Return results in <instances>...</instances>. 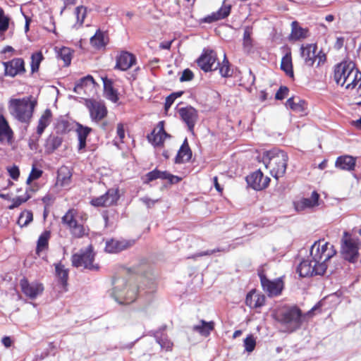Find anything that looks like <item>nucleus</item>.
<instances>
[{
	"mask_svg": "<svg viewBox=\"0 0 361 361\" xmlns=\"http://www.w3.org/2000/svg\"><path fill=\"white\" fill-rule=\"evenodd\" d=\"M36 104V101L32 100L31 97L11 99L8 102V111L17 121L29 124Z\"/></svg>",
	"mask_w": 361,
	"mask_h": 361,
	"instance_id": "nucleus-1",
	"label": "nucleus"
},
{
	"mask_svg": "<svg viewBox=\"0 0 361 361\" xmlns=\"http://www.w3.org/2000/svg\"><path fill=\"white\" fill-rule=\"evenodd\" d=\"M265 167L270 171L271 175L276 179L283 176L286 172L288 155L286 152L278 149H274L264 153L262 157Z\"/></svg>",
	"mask_w": 361,
	"mask_h": 361,
	"instance_id": "nucleus-2",
	"label": "nucleus"
},
{
	"mask_svg": "<svg viewBox=\"0 0 361 361\" xmlns=\"http://www.w3.org/2000/svg\"><path fill=\"white\" fill-rule=\"evenodd\" d=\"M340 243V255L341 257L350 263L357 262L360 256V240L348 231H344Z\"/></svg>",
	"mask_w": 361,
	"mask_h": 361,
	"instance_id": "nucleus-3",
	"label": "nucleus"
},
{
	"mask_svg": "<svg viewBox=\"0 0 361 361\" xmlns=\"http://www.w3.org/2000/svg\"><path fill=\"white\" fill-rule=\"evenodd\" d=\"M112 296L119 304H130L137 297V288L135 285L127 287L126 280L123 278H114L113 281Z\"/></svg>",
	"mask_w": 361,
	"mask_h": 361,
	"instance_id": "nucleus-4",
	"label": "nucleus"
},
{
	"mask_svg": "<svg viewBox=\"0 0 361 361\" xmlns=\"http://www.w3.org/2000/svg\"><path fill=\"white\" fill-rule=\"evenodd\" d=\"M276 320L283 324L286 331L293 332L299 329L302 324V313L296 307H289L278 312Z\"/></svg>",
	"mask_w": 361,
	"mask_h": 361,
	"instance_id": "nucleus-5",
	"label": "nucleus"
},
{
	"mask_svg": "<svg viewBox=\"0 0 361 361\" xmlns=\"http://www.w3.org/2000/svg\"><path fill=\"white\" fill-rule=\"evenodd\" d=\"M336 254L334 246L324 239L315 241L310 249V255L315 261V264H326V262Z\"/></svg>",
	"mask_w": 361,
	"mask_h": 361,
	"instance_id": "nucleus-6",
	"label": "nucleus"
},
{
	"mask_svg": "<svg viewBox=\"0 0 361 361\" xmlns=\"http://www.w3.org/2000/svg\"><path fill=\"white\" fill-rule=\"evenodd\" d=\"M83 216L75 209H69L62 217V223L67 226L71 233L76 238H80L86 233L83 226Z\"/></svg>",
	"mask_w": 361,
	"mask_h": 361,
	"instance_id": "nucleus-7",
	"label": "nucleus"
},
{
	"mask_svg": "<svg viewBox=\"0 0 361 361\" xmlns=\"http://www.w3.org/2000/svg\"><path fill=\"white\" fill-rule=\"evenodd\" d=\"M94 255L92 247L90 245L85 250L74 254L71 258L72 265L76 268L82 267L91 271H97L99 266L94 264Z\"/></svg>",
	"mask_w": 361,
	"mask_h": 361,
	"instance_id": "nucleus-8",
	"label": "nucleus"
},
{
	"mask_svg": "<svg viewBox=\"0 0 361 361\" xmlns=\"http://www.w3.org/2000/svg\"><path fill=\"white\" fill-rule=\"evenodd\" d=\"M317 47L316 44H309L306 46H302L300 48L301 56L304 59L305 65L312 66L317 61V66L323 63L326 61V55L319 51L317 53Z\"/></svg>",
	"mask_w": 361,
	"mask_h": 361,
	"instance_id": "nucleus-9",
	"label": "nucleus"
},
{
	"mask_svg": "<svg viewBox=\"0 0 361 361\" xmlns=\"http://www.w3.org/2000/svg\"><path fill=\"white\" fill-rule=\"evenodd\" d=\"M327 269V264H315L313 259L303 260L298 267L297 271L301 277L312 276L314 275H323Z\"/></svg>",
	"mask_w": 361,
	"mask_h": 361,
	"instance_id": "nucleus-10",
	"label": "nucleus"
},
{
	"mask_svg": "<svg viewBox=\"0 0 361 361\" xmlns=\"http://www.w3.org/2000/svg\"><path fill=\"white\" fill-rule=\"evenodd\" d=\"M197 63L205 72L215 71L219 66L216 54L211 49H204L202 54L197 59Z\"/></svg>",
	"mask_w": 361,
	"mask_h": 361,
	"instance_id": "nucleus-11",
	"label": "nucleus"
},
{
	"mask_svg": "<svg viewBox=\"0 0 361 361\" xmlns=\"http://www.w3.org/2000/svg\"><path fill=\"white\" fill-rule=\"evenodd\" d=\"M118 190L110 188L105 194L92 198L90 204L94 207H110L116 204L119 199Z\"/></svg>",
	"mask_w": 361,
	"mask_h": 361,
	"instance_id": "nucleus-12",
	"label": "nucleus"
},
{
	"mask_svg": "<svg viewBox=\"0 0 361 361\" xmlns=\"http://www.w3.org/2000/svg\"><path fill=\"white\" fill-rule=\"evenodd\" d=\"M98 85L94 81L93 77L87 75L80 78L75 84L73 91L78 94H84L91 95L95 94Z\"/></svg>",
	"mask_w": 361,
	"mask_h": 361,
	"instance_id": "nucleus-13",
	"label": "nucleus"
},
{
	"mask_svg": "<svg viewBox=\"0 0 361 361\" xmlns=\"http://www.w3.org/2000/svg\"><path fill=\"white\" fill-rule=\"evenodd\" d=\"M4 75L14 78L26 72L25 61L22 58H14L8 61L2 62Z\"/></svg>",
	"mask_w": 361,
	"mask_h": 361,
	"instance_id": "nucleus-14",
	"label": "nucleus"
},
{
	"mask_svg": "<svg viewBox=\"0 0 361 361\" xmlns=\"http://www.w3.org/2000/svg\"><path fill=\"white\" fill-rule=\"evenodd\" d=\"M260 281L264 291L269 297L279 295L283 289V282L280 278L271 281L264 276H260Z\"/></svg>",
	"mask_w": 361,
	"mask_h": 361,
	"instance_id": "nucleus-15",
	"label": "nucleus"
},
{
	"mask_svg": "<svg viewBox=\"0 0 361 361\" xmlns=\"http://www.w3.org/2000/svg\"><path fill=\"white\" fill-rule=\"evenodd\" d=\"M86 106L89 109L92 121L98 122L102 120L107 114L106 108L101 102L89 99L86 101Z\"/></svg>",
	"mask_w": 361,
	"mask_h": 361,
	"instance_id": "nucleus-16",
	"label": "nucleus"
},
{
	"mask_svg": "<svg viewBox=\"0 0 361 361\" xmlns=\"http://www.w3.org/2000/svg\"><path fill=\"white\" fill-rule=\"evenodd\" d=\"M247 184L255 190H261L267 188L270 178L264 176L260 170L256 171L246 178Z\"/></svg>",
	"mask_w": 361,
	"mask_h": 361,
	"instance_id": "nucleus-17",
	"label": "nucleus"
},
{
	"mask_svg": "<svg viewBox=\"0 0 361 361\" xmlns=\"http://www.w3.org/2000/svg\"><path fill=\"white\" fill-rule=\"evenodd\" d=\"M20 286L22 292L30 299L36 298L39 295H41L44 290V287L42 283H31L23 278L20 281Z\"/></svg>",
	"mask_w": 361,
	"mask_h": 361,
	"instance_id": "nucleus-18",
	"label": "nucleus"
},
{
	"mask_svg": "<svg viewBox=\"0 0 361 361\" xmlns=\"http://www.w3.org/2000/svg\"><path fill=\"white\" fill-rule=\"evenodd\" d=\"M178 113L182 120L186 123L190 131H192L198 119L197 111L191 106L179 109Z\"/></svg>",
	"mask_w": 361,
	"mask_h": 361,
	"instance_id": "nucleus-19",
	"label": "nucleus"
},
{
	"mask_svg": "<svg viewBox=\"0 0 361 361\" xmlns=\"http://www.w3.org/2000/svg\"><path fill=\"white\" fill-rule=\"evenodd\" d=\"M348 74L347 79H343L342 87H345L346 90L360 88L361 87V72L355 67V64Z\"/></svg>",
	"mask_w": 361,
	"mask_h": 361,
	"instance_id": "nucleus-20",
	"label": "nucleus"
},
{
	"mask_svg": "<svg viewBox=\"0 0 361 361\" xmlns=\"http://www.w3.org/2000/svg\"><path fill=\"white\" fill-rule=\"evenodd\" d=\"M319 195L316 192H312L310 197L302 198L294 202L295 209L298 212H302L307 209H312L317 206Z\"/></svg>",
	"mask_w": 361,
	"mask_h": 361,
	"instance_id": "nucleus-21",
	"label": "nucleus"
},
{
	"mask_svg": "<svg viewBox=\"0 0 361 361\" xmlns=\"http://www.w3.org/2000/svg\"><path fill=\"white\" fill-rule=\"evenodd\" d=\"M133 241L126 240L111 239L106 243L105 251L109 253H116L130 247Z\"/></svg>",
	"mask_w": 361,
	"mask_h": 361,
	"instance_id": "nucleus-22",
	"label": "nucleus"
},
{
	"mask_svg": "<svg viewBox=\"0 0 361 361\" xmlns=\"http://www.w3.org/2000/svg\"><path fill=\"white\" fill-rule=\"evenodd\" d=\"M169 135L165 132L164 128V122L160 121L157 128L154 129L150 135L147 136L149 141L154 146H160Z\"/></svg>",
	"mask_w": 361,
	"mask_h": 361,
	"instance_id": "nucleus-23",
	"label": "nucleus"
},
{
	"mask_svg": "<svg viewBox=\"0 0 361 361\" xmlns=\"http://www.w3.org/2000/svg\"><path fill=\"white\" fill-rule=\"evenodd\" d=\"M353 64L352 62H343L336 66L334 78L338 85H343V79H347L348 73L352 68Z\"/></svg>",
	"mask_w": 361,
	"mask_h": 361,
	"instance_id": "nucleus-24",
	"label": "nucleus"
},
{
	"mask_svg": "<svg viewBox=\"0 0 361 361\" xmlns=\"http://www.w3.org/2000/svg\"><path fill=\"white\" fill-rule=\"evenodd\" d=\"M135 62V57L130 53L123 51L116 59V68L121 71H127Z\"/></svg>",
	"mask_w": 361,
	"mask_h": 361,
	"instance_id": "nucleus-25",
	"label": "nucleus"
},
{
	"mask_svg": "<svg viewBox=\"0 0 361 361\" xmlns=\"http://www.w3.org/2000/svg\"><path fill=\"white\" fill-rule=\"evenodd\" d=\"M226 0H224L223 6L216 12L212 13L211 15L206 16L204 18V22L211 23L219 20H222L228 17L231 13V6L224 5Z\"/></svg>",
	"mask_w": 361,
	"mask_h": 361,
	"instance_id": "nucleus-26",
	"label": "nucleus"
},
{
	"mask_svg": "<svg viewBox=\"0 0 361 361\" xmlns=\"http://www.w3.org/2000/svg\"><path fill=\"white\" fill-rule=\"evenodd\" d=\"M356 160L352 156L344 155L337 158L335 166L344 171H353L355 167Z\"/></svg>",
	"mask_w": 361,
	"mask_h": 361,
	"instance_id": "nucleus-27",
	"label": "nucleus"
},
{
	"mask_svg": "<svg viewBox=\"0 0 361 361\" xmlns=\"http://www.w3.org/2000/svg\"><path fill=\"white\" fill-rule=\"evenodd\" d=\"M265 297L264 295L257 293L255 290L250 291L246 296L245 303L251 308L261 307L264 305Z\"/></svg>",
	"mask_w": 361,
	"mask_h": 361,
	"instance_id": "nucleus-28",
	"label": "nucleus"
},
{
	"mask_svg": "<svg viewBox=\"0 0 361 361\" xmlns=\"http://www.w3.org/2000/svg\"><path fill=\"white\" fill-rule=\"evenodd\" d=\"M63 142V138L59 135L51 134L45 141L44 150L48 154H52L58 149Z\"/></svg>",
	"mask_w": 361,
	"mask_h": 361,
	"instance_id": "nucleus-29",
	"label": "nucleus"
},
{
	"mask_svg": "<svg viewBox=\"0 0 361 361\" xmlns=\"http://www.w3.org/2000/svg\"><path fill=\"white\" fill-rule=\"evenodd\" d=\"M78 138V150L83 149L86 146V139L90 133L92 131V128L84 126L82 124L78 123L76 124L75 130Z\"/></svg>",
	"mask_w": 361,
	"mask_h": 361,
	"instance_id": "nucleus-30",
	"label": "nucleus"
},
{
	"mask_svg": "<svg viewBox=\"0 0 361 361\" xmlns=\"http://www.w3.org/2000/svg\"><path fill=\"white\" fill-rule=\"evenodd\" d=\"M291 28L290 39L300 40L309 37L308 29L300 27L297 21L292 22Z\"/></svg>",
	"mask_w": 361,
	"mask_h": 361,
	"instance_id": "nucleus-31",
	"label": "nucleus"
},
{
	"mask_svg": "<svg viewBox=\"0 0 361 361\" xmlns=\"http://www.w3.org/2000/svg\"><path fill=\"white\" fill-rule=\"evenodd\" d=\"M72 173L67 166H62L58 171L56 184L61 187L70 185Z\"/></svg>",
	"mask_w": 361,
	"mask_h": 361,
	"instance_id": "nucleus-32",
	"label": "nucleus"
},
{
	"mask_svg": "<svg viewBox=\"0 0 361 361\" xmlns=\"http://www.w3.org/2000/svg\"><path fill=\"white\" fill-rule=\"evenodd\" d=\"M13 134L7 121L3 116H0V142H10L13 138Z\"/></svg>",
	"mask_w": 361,
	"mask_h": 361,
	"instance_id": "nucleus-33",
	"label": "nucleus"
},
{
	"mask_svg": "<svg viewBox=\"0 0 361 361\" xmlns=\"http://www.w3.org/2000/svg\"><path fill=\"white\" fill-rule=\"evenodd\" d=\"M192 157V152L188 146L187 140L185 139L183 144L178 152L175 159L176 164H181L188 161Z\"/></svg>",
	"mask_w": 361,
	"mask_h": 361,
	"instance_id": "nucleus-34",
	"label": "nucleus"
},
{
	"mask_svg": "<svg viewBox=\"0 0 361 361\" xmlns=\"http://www.w3.org/2000/svg\"><path fill=\"white\" fill-rule=\"evenodd\" d=\"M55 271L59 282L61 284L64 290H66L69 272L68 269H66L61 263H58L55 264Z\"/></svg>",
	"mask_w": 361,
	"mask_h": 361,
	"instance_id": "nucleus-35",
	"label": "nucleus"
},
{
	"mask_svg": "<svg viewBox=\"0 0 361 361\" xmlns=\"http://www.w3.org/2000/svg\"><path fill=\"white\" fill-rule=\"evenodd\" d=\"M52 114L50 109H47L40 116L37 127V133L39 137L44 133L45 128L50 124Z\"/></svg>",
	"mask_w": 361,
	"mask_h": 361,
	"instance_id": "nucleus-36",
	"label": "nucleus"
},
{
	"mask_svg": "<svg viewBox=\"0 0 361 361\" xmlns=\"http://www.w3.org/2000/svg\"><path fill=\"white\" fill-rule=\"evenodd\" d=\"M102 80L105 97L114 103L116 102L118 97L116 90L113 87L112 81L106 78H102Z\"/></svg>",
	"mask_w": 361,
	"mask_h": 361,
	"instance_id": "nucleus-37",
	"label": "nucleus"
},
{
	"mask_svg": "<svg viewBox=\"0 0 361 361\" xmlns=\"http://www.w3.org/2000/svg\"><path fill=\"white\" fill-rule=\"evenodd\" d=\"M286 106L295 112H303L306 103L298 97H292L286 101Z\"/></svg>",
	"mask_w": 361,
	"mask_h": 361,
	"instance_id": "nucleus-38",
	"label": "nucleus"
},
{
	"mask_svg": "<svg viewBox=\"0 0 361 361\" xmlns=\"http://www.w3.org/2000/svg\"><path fill=\"white\" fill-rule=\"evenodd\" d=\"M214 322H207L204 320H201L199 324L195 325L192 327V330L194 331L198 332L203 336H208L210 334V332L214 329Z\"/></svg>",
	"mask_w": 361,
	"mask_h": 361,
	"instance_id": "nucleus-39",
	"label": "nucleus"
},
{
	"mask_svg": "<svg viewBox=\"0 0 361 361\" xmlns=\"http://www.w3.org/2000/svg\"><path fill=\"white\" fill-rule=\"evenodd\" d=\"M51 233L49 231H45L39 237L37 244L36 252L39 253L44 250L48 249L49 240L50 238Z\"/></svg>",
	"mask_w": 361,
	"mask_h": 361,
	"instance_id": "nucleus-40",
	"label": "nucleus"
},
{
	"mask_svg": "<svg viewBox=\"0 0 361 361\" xmlns=\"http://www.w3.org/2000/svg\"><path fill=\"white\" fill-rule=\"evenodd\" d=\"M11 22V18L6 15L4 9L0 7V36H3L8 30Z\"/></svg>",
	"mask_w": 361,
	"mask_h": 361,
	"instance_id": "nucleus-41",
	"label": "nucleus"
},
{
	"mask_svg": "<svg viewBox=\"0 0 361 361\" xmlns=\"http://www.w3.org/2000/svg\"><path fill=\"white\" fill-rule=\"evenodd\" d=\"M91 44L96 49H101L106 45L104 36L100 30L97 31L95 35L90 38Z\"/></svg>",
	"mask_w": 361,
	"mask_h": 361,
	"instance_id": "nucleus-42",
	"label": "nucleus"
},
{
	"mask_svg": "<svg viewBox=\"0 0 361 361\" xmlns=\"http://www.w3.org/2000/svg\"><path fill=\"white\" fill-rule=\"evenodd\" d=\"M44 59L43 54L41 51L35 52L31 55V72L32 73L38 71L39 65Z\"/></svg>",
	"mask_w": 361,
	"mask_h": 361,
	"instance_id": "nucleus-43",
	"label": "nucleus"
},
{
	"mask_svg": "<svg viewBox=\"0 0 361 361\" xmlns=\"http://www.w3.org/2000/svg\"><path fill=\"white\" fill-rule=\"evenodd\" d=\"M58 58L61 59L64 63V66H68L72 59V53L71 49L68 47H62L58 51Z\"/></svg>",
	"mask_w": 361,
	"mask_h": 361,
	"instance_id": "nucleus-44",
	"label": "nucleus"
},
{
	"mask_svg": "<svg viewBox=\"0 0 361 361\" xmlns=\"http://www.w3.org/2000/svg\"><path fill=\"white\" fill-rule=\"evenodd\" d=\"M32 220V212L30 210H25L20 213L17 223L20 227H24L27 226Z\"/></svg>",
	"mask_w": 361,
	"mask_h": 361,
	"instance_id": "nucleus-45",
	"label": "nucleus"
},
{
	"mask_svg": "<svg viewBox=\"0 0 361 361\" xmlns=\"http://www.w3.org/2000/svg\"><path fill=\"white\" fill-rule=\"evenodd\" d=\"M281 68L286 72V73L293 77V66L290 55L286 54L282 58L281 63Z\"/></svg>",
	"mask_w": 361,
	"mask_h": 361,
	"instance_id": "nucleus-46",
	"label": "nucleus"
},
{
	"mask_svg": "<svg viewBox=\"0 0 361 361\" xmlns=\"http://www.w3.org/2000/svg\"><path fill=\"white\" fill-rule=\"evenodd\" d=\"M219 69V73L223 77H228L231 75V70L229 67V62L226 58V55L224 54V59L222 63L218 67Z\"/></svg>",
	"mask_w": 361,
	"mask_h": 361,
	"instance_id": "nucleus-47",
	"label": "nucleus"
},
{
	"mask_svg": "<svg viewBox=\"0 0 361 361\" xmlns=\"http://www.w3.org/2000/svg\"><path fill=\"white\" fill-rule=\"evenodd\" d=\"M256 341L252 335L247 336L244 340V346L246 351L252 352L255 348Z\"/></svg>",
	"mask_w": 361,
	"mask_h": 361,
	"instance_id": "nucleus-48",
	"label": "nucleus"
},
{
	"mask_svg": "<svg viewBox=\"0 0 361 361\" xmlns=\"http://www.w3.org/2000/svg\"><path fill=\"white\" fill-rule=\"evenodd\" d=\"M75 14L77 18V23L80 26L86 16V8L84 6H78L75 10Z\"/></svg>",
	"mask_w": 361,
	"mask_h": 361,
	"instance_id": "nucleus-49",
	"label": "nucleus"
},
{
	"mask_svg": "<svg viewBox=\"0 0 361 361\" xmlns=\"http://www.w3.org/2000/svg\"><path fill=\"white\" fill-rule=\"evenodd\" d=\"M30 198V196L29 195H25V196H19L14 199H13V203L12 204L8 206L9 209H13L20 205H21L23 203L27 202Z\"/></svg>",
	"mask_w": 361,
	"mask_h": 361,
	"instance_id": "nucleus-50",
	"label": "nucleus"
},
{
	"mask_svg": "<svg viewBox=\"0 0 361 361\" xmlns=\"http://www.w3.org/2000/svg\"><path fill=\"white\" fill-rule=\"evenodd\" d=\"M243 46L247 51H250L252 47L251 32L248 27H246L243 33Z\"/></svg>",
	"mask_w": 361,
	"mask_h": 361,
	"instance_id": "nucleus-51",
	"label": "nucleus"
},
{
	"mask_svg": "<svg viewBox=\"0 0 361 361\" xmlns=\"http://www.w3.org/2000/svg\"><path fill=\"white\" fill-rule=\"evenodd\" d=\"M44 27L49 32H55L56 26L53 16L49 15L47 16V18L44 20Z\"/></svg>",
	"mask_w": 361,
	"mask_h": 361,
	"instance_id": "nucleus-52",
	"label": "nucleus"
},
{
	"mask_svg": "<svg viewBox=\"0 0 361 361\" xmlns=\"http://www.w3.org/2000/svg\"><path fill=\"white\" fill-rule=\"evenodd\" d=\"M183 94V92H173L166 98L164 104L165 109L167 111L173 104L175 99Z\"/></svg>",
	"mask_w": 361,
	"mask_h": 361,
	"instance_id": "nucleus-53",
	"label": "nucleus"
},
{
	"mask_svg": "<svg viewBox=\"0 0 361 361\" xmlns=\"http://www.w3.org/2000/svg\"><path fill=\"white\" fill-rule=\"evenodd\" d=\"M42 174V170L37 169L35 166H33L26 180L27 184L29 185L32 180L38 179L39 177H41Z\"/></svg>",
	"mask_w": 361,
	"mask_h": 361,
	"instance_id": "nucleus-54",
	"label": "nucleus"
},
{
	"mask_svg": "<svg viewBox=\"0 0 361 361\" xmlns=\"http://www.w3.org/2000/svg\"><path fill=\"white\" fill-rule=\"evenodd\" d=\"M159 174V171L157 170V169L147 173L145 176V180H144V182L145 183H148L154 180L159 178V176H158Z\"/></svg>",
	"mask_w": 361,
	"mask_h": 361,
	"instance_id": "nucleus-55",
	"label": "nucleus"
},
{
	"mask_svg": "<svg viewBox=\"0 0 361 361\" xmlns=\"http://www.w3.org/2000/svg\"><path fill=\"white\" fill-rule=\"evenodd\" d=\"M157 341L161 348L166 349V350H170L171 349L173 343L167 338H157Z\"/></svg>",
	"mask_w": 361,
	"mask_h": 361,
	"instance_id": "nucleus-56",
	"label": "nucleus"
},
{
	"mask_svg": "<svg viewBox=\"0 0 361 361\" xmlns=\"http://www.w3.org/2000/svg\"><path fill=\"white\" fill-rule=\"evenodd\" d=\"M288 92V87L282 86L279 89V90L276 93L275 98L278 100H281L287 96Z\"/></svg>",
	"mask_w": 361,
	"mask_h": 361,
	"instance_id": "nucleus-57",
	"label": "nucleus"
},
{
	"mask_svg": "<svg viewBox=\"0 0 361 361\" xmlns=\"http://www.w3.org/2000/svg\"><path fill=\"white\" fill-rule=\"evenodd\" d=\"M227 251L226 249H224V248H217V249H214V250H208L205 252H199L197 254H196L193 258H195L196 257H202V256H206V255H211L214 253H216V252H226Z\"/></svg>",
	"mask_w": 361,
	"mask_h": 361,
	"instance_id": "nucleus-58",
	"label": "nucleus"
},
{
	"mask_svg": "<svg viewBox=\"0 0 361 361\" xmlns=\"http://www.w3.org/2000/svg\"><path fill=\"white\" fill-rule=\"evenodd\" d=\"M193 73L190 69H185L183 71L180 80L181 82L190 81L193 78Z\"/></svg>",
	"mask_w": 361,
	"mask_h": 361,
	"instance_id": "nucleus-59",
	"label": "nucleus"
},
{
	"mask_svg": "<svg viewBox=\"0 0 361 361\" xmlns=\"http://www.w3.org/2000/svg\"><path fill=\"white\" fill-rule=\"evenodd\" d=\"M10 176L13 180H17L20 176V171L18 166H13L12 167L8 169Z\"/></svg>",
	"mask_w": 361,
	"mask_h": 361,
	"instance_id": "nucleus-60",
	"label": "nucleus"
},
{
	"mask_svg": "<svg viewBox=\"0 0 361 361\" xmlns=\"http://www.w3.org/2000/svg\"><path fill=\"white\" fill-rule=\"evenodd\" d=\"M140 200L144 203L147 208L152 207L154 204L159 201V200H152L147 197H141Z\"/></svg>",
	"mask_w": 361,
	"mask_h": 361,
	"instance_id": "nucleus-61",
	"label": "nucleus"
},
{
	"mask_svg": "<svg viewBox=\"0 0 361 361\" xmlns=\"http://www.w3.org/2000/svg\"><path fill=\"white\" fill-rule=\"evenodd\" d=\"M1 53L5 54L4 59H8L15 53V49L11 46L8 45L2 49Z\"/></svg>",
	"mask_w": 361,
	"mask_h": 361,
	"instance_id": "nucleus-62",
	"label": "nucleus"
},
{
	"mask_svg": "<svg viewBox=\"0 0 361 361\" xmlns=\"http://www.w3.org/2000/svg\"><path fill=\"white\" fill-rule=\"evenodd\" d=\"M117 135L121 140V142H123V138L125 137V130L123 128V125L122 123H118L117 124Z\"/></svg>",
	"mask_w": 361,
	"mask_h": 361,
	"instance_id": "nucleus-63",
	"label": "nucleus"
},
{
	"mask_svg": "<svg viewBox=\"0 0 361 361\" xmlns=\"http://www.w3.org/2000/svg\"><path fill=\"white\" fill-rule=\"evenodd\" d=\"M39 138V135H37V137L35 139L30 138L29 140L28 145H29L30 149L35 150L37 149V141H38Z\"/></svg>",
	"mask_w": 361,
	"mask_h": 361,
	"instance_id": "nucleus-64",
	"label": "nucleus"
}]
</instances>
